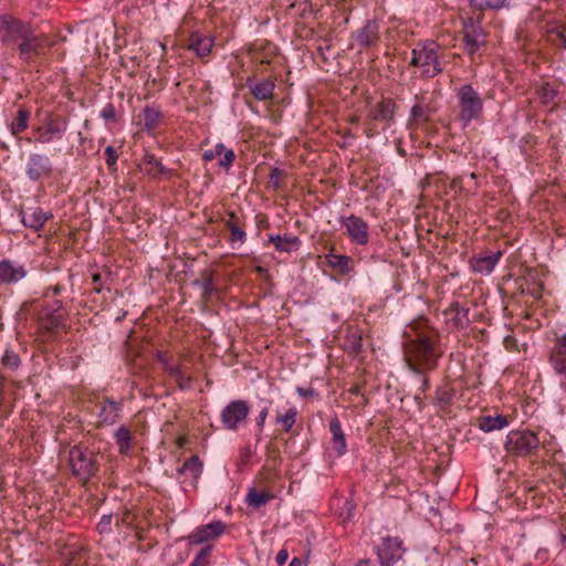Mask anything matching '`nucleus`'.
<instances>
[{"label":"nucleus","instance_id":"obj_1","mask_svg":"<svg viewBox=\"0 0 566 566\" xmlns=\"http://www.w3.org/2000/svg\"><path fill=\"white\" fill-rule=\"evenodd\" d=\"M408 368L417 375H426L434 370L441 357L439 336L434 331L426 329L409 336L403 343Z\"/></svg>","mask_w":566,"mask_h":566},{"label":"nucleus","instance_id":"obj_2","mask_svg":"<svg viewBox=\"0 0 566 566\" xmlns=\"http://www.w3.org/2000/svg\"><path fill=\"white\" fill-rule=\"evenodd\" d=\"M443 49L436 41L417 43L411 51L410 65L418 67L421 76L433 78L443 72Z\"/></svg>","mask_w":566,"mask_h":566},{"label":"nucleus","instance_id":"obj_3","mask_svg":"<svg viewBox=\"0 0 566 566\" xmlns=\"http://www.w3.org/2000/svg\"><path fill=\"white\" fill-rule=\"evenodd\" d=\"M458 101V119L462 127H468L472 122H480L483 116L484 104L481 95L471 84H464L455 90Z\"/></svg>","mask_w":566,"mask_h":566},{"label":"nucleus","instance_id":"obj_4","mask_svg":"<svg viewBox=\"0 0 566 566\" xmlns=\"http://www.w3.org/2000/svg\"><path fill=\"white\" fill-rule=\"evenodd\" d=\"M51 44L44 34H34L32 29L25 33L20 42L17 44L15 50L19 59L31 66H36L39 61L45 56Z\"/></svg>","mask_w":566,"mask_h":566},{"label":"nucleus","instance_id":"obj_5","mask_svg":"<svg viewBox=\"0 0 566 566\" xmlns=\"http://www.w3.org/2000/svg\"><path fill=\"white\" fill-rule=\"evenodd\" d=\"M69 460L73 474L84 481L98 471L97 452L87 446H73L70 449Z\"/></svg>","mask_w":566,"mask_h":566},{"label":"nucleus","instance_id":"obj_6","mask_svg":"<svg viewBox=\"0 0 566 566\" xmlns=\"http://www.w3.org/2000/svg\"><path fill=\"white\" fill-rule=\"evenodd\" d=\"M541 441L531 430H512L507 433L504 449L514 457L526 458L536 453Z\"/></svg>","mask_w":566,"mask_h":566},{"label":"nucleus","instance_id":"obj_7","mask_svg":"<svg viewBox=\"0 0 566 566\" xmlns=\"http://www.w3.org/2000/svg\"><path fill=\"white\" fill-rule=\"evenodd\" d=\"M31 25L10 14L0 15V41L4 46H17Z\"/></svg>","mask_w":566,"mask_h":566},{"label":"nucleus","instance_id":"obj_8","mask_svg":"<svg viewBox=\"0 0 566 566\" xmlns=\"http://www.w3.org/2000/svg\"><path fill=\"white\" fill-rule=\"evenodd\" d=\"M250 412V406L245 400H232L221 411V422L223 427L231 431H237L245 422Z\"/></svg>","mask_w":566,"mask_h":566},{"label":"nucleus","instance_id":"obj_9","mask_svg":"<svg viewBox=\"0 0 566 566\" xmlns=\"http://www.w3.org/2000/svg\"><path fill=\"white\" fill-rule=\"evenodd\" d=\"M66 311L59 300H54L41 306L38 319L41 326L48 331L65 326Z\"/></svg>","mask_w":566,"mask_h":566},{"label":"nucleus","instance_id":"obj_10","mask_svg":"<svg viewBox=\"0 0 566 566\" xmlns=\"http://www.w3.org/2000/svg\"><path fill=\"white\" fill-rule=\"evenodd\" d=\"M67 129V119L64 117H49L46 120L33 128L36 134L35 140L40 144L46 145L52 143L54 139H61Z\"/></svg>","mask_w":566,"mask_h":566},{"label":"nucleus","instance_id":"obj_11","mask_svg":"<svg viewBox=\"0 0 566 566\" xmlns=\"http://www.w3.org/2000/svg\"><path fill=\"white\" fill-rule=\"evenodd\" d=\"M24 171L31 181L38 182L44 178L51 177L53 174V164L49 156L32 153L27 159Z\"/></svg>","mask_w":566,"mask_h":566},{"label":"nucleus","instance_id":"obj_12","mask_svg":"<svg viewBox=\"0 0 566 566\" xmlns=\"http://www.w3.org/2000/svg\"><path fill=\"white\" fill-rule=\"evenodd\" d=\"M398 105L392 98L382 97L374 107L368 112L367 118L370 122H380L384 124L382 129L390 128L396 123V113Z\"/></svg>","mask_w":566,"mask_h":566},{"label":"nucleus","instance_id":"obj_13","mask_svg":"<svg viewBox=\"0 0 566 566\" xmlns=\"http://www.w3.org/2000/svg\"><path fill=\"white\" fill-rule=\"evenodd\" d=\"M403 552L402 541L398 537H384L381 544L377 547V555L381 566H392L402 558Z\"/></svg>","mask_w":566,"mask_h":566},{"label":"nucleus","instance_id":"obj_14","mask_svg":"<svg viewBox=\"0 0 566 566\" xmlns=\"http://www.w3.org/2000/svg\"><path fill=\"white\" fill-rule=\"evenodd\" d=\"M340 224L346 229V232L352 242L366 245L369 241L368 224L358 216L350 214L340 218Z\"/></svg>","mask_w":566,"mask_h":566},{"label":"nucleus","instance_id":"obj_15","mask_svg":"<svg viewBox=\"0 0 566 566\" xmlns=\"http://www.w3.org/2000/svg\"><path fill=\"white\" fill-rule=\"evenodd\" d=\"M203 464L198 455H191L187 459L184 464L178 469V474L184 476L181 484L184 490L187 492L188 486L196 490L198 480L202 473Z\"/></svg>","mask_w":566,"mask_h":566},{"label":"nucleus","instance_id":"obj_16","mask_svg":"<svg viewBox=\"0 0 566 566\" xmlns=\"http://www.w3.org/2000/svg\"><path fill=\"white\" fill-rule=\"evenodd\" d=\"M28 275L24 264L10 259L0 261V284L12 285L22 281Z\"/></svg>","mask_w":566,"mask_h":566},{"label":"nucleus","instance_id":"obj_17","mask_svg":"<svg viewBox=\"0 0 566 566\" xmlns=\"http://www.w3.org/2000/svg\"><path fill=\"white\" fill-rule=\"evenodd\" d=\"M484 33L479 23H476L472 18H468L463 22L462 30V40L464 42L465 49L470 54H473L478 51L483 40Z\"/></svg>","mask_w":566,"mask_h":566},{"label":"nucleus","instance_id":"obj_18","mask_svg":"<svg viewBox=\"0 0 566 566\" xmlns=\"http://www.w3.org/2000/svg\"><path fill=\"white\" fill-rule=\"evenodd\" d=\"M415 104L410 109V116L408 119V128H417L418 126L430 123L433 114V108L430 104L424 102V97L421 95L415 96Z\"/></svg>","mask_w":566,"mask_h":566},{"label":"nucleus","instance_id":"obj_19","mask_svg":"<svg viewBox=\"0 0 566 566\" xmlns=\"http://www.w3.org/2000/svg\"><path fill=\"white\" fill-rule=\"evenodd\" d=\"M224 530L226 524L223 522L214 521L198 527L188 536V541L192 545H199L218 538L221 534H223Z\"/></svg>","mask_w":566,"mask_h":566},{"label":"nucleus","instance_id":"obj_20","mask_svg":"<svg viewBox=\"0 0 566 566\" xmlns=\"http://www.w3.org/2000/svg\"><path fill=\"white\" fill-rule=\"evenodd\" d=\"M379 22L376 20H368L364 27L358 29L354 34L353 39L357 42V44L361 49H367L373 45H376L379 40Z\"/></svg>","mask_w":566,"mask_h":566},{"label":"nucleus","instance_id":"obj_21","mask_svg":"<svg viewBox=\"0 0 566 566\" xmlns=\"http://www.w3.org/2000/svg\"><path fill=\"white\" fill-rule=\"evenodd\" d=\"M123 403L120 401H116L113 398H104L102 402L98 403V426H112L114 424L122 410Z\"/></svg>","mask_w":566,"mask_h":566},{"label":"nucleus","instance_id":"obj_22","mask_svg":"<svg viewBox=\"0 0 566 566\" xmlns=\"http://www.w3.org/2000/svg\"><path fill=\"white\" fill-rule=\"evenodd\" d=\"M20 216L22 223L34 231H40L45 222L53 218L52 212H45L39 207L21 211Z\"/></svg>","mask_w":566,"mask_h":566},{"label":"nucleus","instance_id":"obj_23","mask_svg":"<svg viewBox=\"0 0 566 566\" xmlns=\"http://www.w3.org/2000/svg\"><path fill=\"white\" fill-rule=\"evenodd\" d=\"M469 313L470 308L460 305L458 302H452L443 312V314L449 317L452 325L459 331L465 329L469 326L471 322Z\"/></svg>","mask_w":566,"mask_h":566},{"label":"nucleus","instance_id":"obj_24","mask_svg":"<svg viewBox=\"0 0 566 566\" xmlns=\"http://www.w3.org/2000/svg\"><path fill=\"white\" fill-rule=\"evenodd\" d=\"M501 256V251L491 255H474L470 260L471 270L481 274H490L494 270Z\"/></svg>","mask_w":566,"mask_h":566},{"label":"nucleus","instance_id":"obj_25","mask_svg":"<svg viewBox=\"0 0 566 566\" xmlns=\"http://www.w3.org/2000/svg\"><path fill=\"white\" fill-rule=\"evenodd\" d=\"M545 31L552 45L566 50V23L548 21L545 24Z\"/></svg>","mask_w":566,"mask_h":566},{"label":"nucleus","instance_id":"obj_26","mask_svg":"<svg viewBox=\"0 0 566 566\" xmlns=\"http://www.w3.org/2000/svg\"><path fill=\"white\" fill-rule=\"evenodd\" d=\"M145 164V172L154 179H160L163 177L170 178L174 172L171 169L165 167L161 161L153 154L146 153L143 157Z\"/></svg>","mask_w":566,"mask_h":566},{"label":"nucleus","instance_id":"obj_27","mask_svg":"<svg viewBox=\"0 0 566 566\" xmlns=\"http://www.w3.org/2000/svg\"><path fill=\"white\" fill-rule=\"evenodd\" d=\"M247 86L250 88L253 97L261 102L272 99L275 90V83L269 78L259 83H254L251 78H248Z\"/></svg>","mask_w":566,"mask_h":566},{"label":"nucleus","instance_id":"obj_28","mask_svg":"<svg viewBox=\"0 0 566 566\" xmlns=\"http://www.w3.org/2000/svg\"><path fill=\"white\" fill-rule=\"evenodd\" d=\"M329 431L332 433V444L334 450L338 455H344L347 451V443L340 421L336 416L329 420Z\"/></svg>","mask_w":566,"mask_h":566},{"label":"nucleus","instance_id":"obj_29","mask_svg":"<svg viewBox=\"0 0 566 566\" xmlns=\"http://www.w3.org/2000/svg\"><path fill=\"white\" fill-rule=\"evenodd\" d=\"M326 263L337 270L340 274L347 275L354 271L355 261L345 254L328 253L325 255Z\"/></svg>","mask_w":566,"mask_h":566},{"label":"nucleus","instance_id":"obj_30","mask_svg":"<svg viewBox=\"0 0 566 566\" xmlns=\"http://www.w3.org/2000/svg\"><path fill=\"white\" fill-rule=\"evenodd\" d=\"M213 46V40L210 36L195 32L190 35L188 49L196 52L199 57L207 56Z\"/></svg>","mask_w":566,"mask_h":566},{"label":"nucleus","instance_id":"obj_31","mask_svg":"<svg viewBox=\"0 0 566 566\" xmlns=\"http://www.w3.org/2000/svg\"><path fill=\"white\" fill-rule=\"evenodd\" d=\"M227 219L224 220V223L227 228L230 230L231 237L230 241L231 243L240 242L241 244L245 242L247 240V233L244 229L242 228V223L240 222V219L238 218L237 213L234 211H228Z\"/></svg>","mask_w":566,"mask_h":566},{"label":"nucleus","instance_id":"obj_32","mask_svg":"<svg viewBox=\"0 0 566 566\" xmlns=\"http://www.w3.org/2000/svg\"><path fill=\"white\" fill-rule=\"evenodd\" d=\"M269 241L273 243L275 249L280 252H292L300 248L301 241L296 235H270Z\"/></svg>","mask_w":566,"mask_h":566},{"label":"nucleus","instance_id":"obj_33","mask_svg":"<svg viewBox=\"0 0 566 566\" xmlns=\"http://www.w3.org/2000/svg\"><path fill=\"white\" fill-rule=\"evenodd\" d=\"M434 394L436 397L433 403L438 406L441 410H447L453 405L455 390L450 385L446 384L437 387Z\"/></svg>","mask_w":566,"mask_h":566},{"label":"nucleus","instance_id":"obj_34","mask_svg":"<svg viewBox=\"0 0 566 566\" xmlns=\"http://www.w3.org/2000/svg\"><path fill=\"white\" fill-rule=\"evenodd\" d=\"M509 424L505 416H483L479 419V428L484 432L501 430Z\"/></svg>","mask_w":566,"mask_h":566},{"label":"nucleus","instance_id":"obj_35","mask_svg":"<svg viewBox=\"0 0 566 566\" xmlns=\"http://www.w3.org/2000/svg\"><path fill=\"white\" fill-rule=\"evenodd\" d=\"M193 285L201 290V297L203 300H209L217 291L212 274L207 270L201 273L200 279L193 281Z\"/></svg>","mask_w":566,"mask_h":566},{"label":"nucleus","instance_id":"obj_36","mask_svg":"<svg viewBox=\"0 0 566 566\" xmlns=\"http://www.w3.org/2000/svg\"><path fill=\"white\" fill-rule=\"evenodd\" d=\"M115 441L119 453L127 454L133 447L132 431L127 427L120 426L115 432Z\"/></svg>","mask_w":566,"mask_h":566},{"label":"nucleus","instance_id":"obj_37","mask_svg":"<svg viewBox=\"0 0 566 566\" xmlns=\"http://www.w3.org/2000/svg\"><path fill=\"white\" fill-rule=\"evenodd\" d=\"M273 499L274 494L270 492H259L255 489H250L247 494L245 502L253 509H260Z\"/></svg>","mask_w":566,"mask_h":566},{"label":"nucleus","instance_id":"obj_38","mask_svg":"<svg viewBox=\"0 0 566 566\" xmlns=\"http://www.w3.org/2000/svg\"><path fill=\"white\" fill-rule=\"evenodd\" d=\"M297 413V409L295 407H291L286 409L284 413H277L274 422L280 424L284 432H292V429L296 422Z\"/></svg>","mask_w":566,"mask_h":566},{"label":"nucleus","instance_id":"obj_39","mask_svg":"<svg viewBox=\"0 0 566 566\" xmlns=\"http://www.w3.org/2000/svg\"><path fill=\"white\" fill-rule=\"evenodd\" d=\"M30 112L27 108H20L17 112L14 120L10 125V132L13 136H19L29 126Z\"/></svg>","mask_w":566,"mask_h":566},{"label":"nucleus","instance_id":"obj_40","mask_svg":"<svg viewBox=\"0 0 566 566\" xmlns=\"http://www.w3.org/2000/svg\"><path fill=\"white\" fill-rule=\"evenodd\" d=\"M161 117V112L150 105L145 106L144 108V127L146 130H153L155 129L158 124L159 119Z\"/></svg>","mask_w":566,"mask_h":566},{"label":"nucleus","instance_id":"obj_41","mask_svg":"<svg viewBox=\"0 0 566 566\" xmlns=\"http://www.w3.org/2000/svg\"><path fill=\"white\" fill-rule=\"evenodd\" d=\"M165 370L177 381L180 389L189 386L190 378L182 373L180 366L166 363Z\"/></svg>","mask_w":566,"mask_h":566},{"label":"nucleus","instance_id":"obj_42","mask_svg":"<svg viewBox=\"0 0 566 566\" xmlns=\"http://www.w3.org/2000/svg\"><path fill=\"white\" fill-rule=\"evenodd\" d=\"M259 406H260V411H259V415L255 418V424L259 428V431L262 432L263 428H264V424H265V420H266V418L269 416L270 408L272 406V400H270V399H260Z\"/></svg>","mask_w":566,"mask_h":566},{"label":"nucleus","instance_id":"obj_43","mask_svg":"<svg viewBox=\"0 0 566 566\" xmlns=\"http://www.w3.org/2000/svg\"><path fill=\"white\" fill-rule=\"evenodd\" d=\"M548 363L554 373L566 381V358L564 357H548Z\"/></svg>","mask_w":566,"mask_h":566},{"label":"nucleus","instance_id":"obj_44","mask_svg":"<svg viewBox=\"0 0 566 566\" xmlns=\"http://www.w3.org/2000/svg\"><path fill=\"white\" fill-rule=\"evenodd\" d=\"M548 357L566 358V334L557 337L552 349L549 350Z\"/></svg>","mask_w":566,"mask_h":566},{"label":"nucleus","instance_id":"obj_45","mask_svg":"<svg viewBox=\"0 0 566 566\" xmlns=\"http://www.w3.org/2000/svg\"><path fill=\"white\" fill-rule=\"evenodd\" d=\"M1 361L4 367L12 370H15L21 364L19 355L13 350H6Z\"/></svg>","mask_w":566,"mask_h":566},{"label":"nucleus","instance_id":"obj_46","mask_svg":"<svg viewBox=\"0 0 566 566\" xmlns=\"http://www.w3.org/2000/svg\"><path fill=\"white\" fill-rule=\"evenodd\" d=\"M286 174L284 170L277 168V167H274L271 169V172H270V176H269V184L274 188V189H281L283 187V184H282V178L285 177Z\"/></svg>","mask_w":566,"mask_h":566},{"label":"nucleus","instance_id":"obj_47","mask_svg":"<svg viewBox=\"0 0 566 566\" xmlns=\"http://www.w3.org/2000/svg\"><path fill=\"white\" fill-rule=\"evenodd\" d=\"M226 150V146L221 143L217 144L213 149H207L202 154V159L206 161H211L216 157H219L222 155V153Z\"/></svg>","mask_w":566,"mask_h":566},{"label":"nucleus","instance_id":"obj_48","mask_svg":"<svg viewBox=\"0 0 566 566\" xmlns=\"http://www.w3.org/2000/svg\"><path fill=\"white\" fill-rule=\"evenodd\" d=\"M221 156L222 158L219 160V166L229 169L235 159L234 151L232 149L226 148Z\"/></svg>","mask_w":566,"mask_h":566},{"label":"nucleus","instance_id":"obj_49","mask_svg":"<svg viewBox=\"0 0 566 566\" xmlns=\"http://www.w3.org/2000/svg\"><path fill=\"white\" fill-rule=\"evenodd\" d=\"M509 7V0H485L479 4L480 9H502Z\"/></svg>","mask_w":566,"mask_h":566},{"label":"nucleus","instance_id":"obj_50","mask_svg":"<svg viewBox=\"0 0 566 566\" xmlns=\"http://www.w3.org/2000/svg\"><path fill=\"white\" fill-rule=\"evenodd\" d=\"M112 520H113V515L112 514H104L99 522L97 523V530L101 534L103 533H109L112 531Z\"/></svg>","mask_w":566,"mask_h":566},{"label":"nucleus","instance_id":"obj_51","mask_svg":"<svg viewBox=\"0 0 566 566\" xmlns=\"http://www.w3.org/2000/svg\"><path fill=\"white\" fill-rule=\"evenodd\" d=\"M104 155L106 157V165L108 168H112L116 165L118 155L116 149L113 146H107L104 150Z\"/></svg>","mask_w":566,"mask_h":566},{"label":"nucleus","instance_id":"obj_52","mask_svg":"<svg viewBox=\"0 0 566 566\" xmlns=\"http://www.w3.org/2000/svg\"><path fill=\"white\" fill-rule=\"evenodd\" d=\"M101 116L105 120H115L116 119V108L112 103L106 104L101 111Z\"/></svg>","mask_w":566,"mask_h":566},{"label":"nucleus","instance_id":"obj_53","mask_svg":"<svg viewBox=\"0 0 566 566\" xmlns=\"http://www.w3.org/2000/svg\"><path fill=\"white\" fill-rule=\"evenodd\" d=\"M355 504L353 501L346 500L344 503V511L340 513L343 521H350L354 514Z\"/></svg>","mask_w":566,"mask_h":566},{"label":"nucleus","instance_id":"obj_54","mask_svg":"<svg viewBox=\"0 0 566 566\" xmlns=\"http://www.w3.org/2000/svg\"><path fill=\"white\" fill-rule=\"evenodd\" d=\"M3 387H4V377L0 375V411L2 413V418L7 419L11 413V409H8L3 406Z\"/></svg>","mask_w":566,"mask_h":566},{"label":"nucleus","instance_id":"obj_55","mask_svg":"<svg viewBox=\"0 0 566 566\" xmlns=\"http://www.w3.org/2000/svg\"><path fill=\"white\" fill-rule=\"evenodd\" d=\"M353 340L350 343V349L354 352V353H359L360 349H361V342H363V338L360 335H357V334H353Z\"/></svg>","mask_w":566,"mask_h":566},{"label":"nucleus","instance_id":"obj_56","mask_svg":"<svg viewBox=\"0 0 566 566\" xmlns=\"http://www.w3.org/2000/svg\"><path fill=\"white\" fill-rule=\"evenodd\" d=\"M210 551H211V547H210V546L203 547V548L198 553V555L196 556V558H195L192 562H197V564L201 565V563H203V560L206 559V557L210 554Z\"/></svg>","mask_w":566,"mask_h":566},{"label":"nucleus","instance_id":"obj_57","mask_svg":"<svg viewBox=\"0 0 566 566\" xmlns=\"http://www.w3.org/2000/svg\"><path fill=\"white\" fill-rule=\"evenodd\" d=\"M92 280H93V283L95 284L94 286V292L95 293H101L102 290H103V285H102V274L101 273H94L92 275Z\"/></svg>","mask_w":566,"mask_h":566},{"label":"nucleus","instance_id":"obj_58","mask_svg":"<svg viewBox=\"0 0 566 566\" xmlns=\"http://www.w3.org/2000/svg\"><path fill=\"white\" fill-rule=\"evenodd\" d=\"M287 558H289V552H287V549L283 548V549L279 551V553L276 554L275 560L279 566H282L286 563Z\"/></svg>","mask_w":566,"mask_h":566},{"label":"nucleus","instance_id":"obj_59","mask_svg":"<svg viewBox=\"0 0 566 566\" xmlns=\"http://www.w3.org/2000/svg\"><path fill=\"white\" fill-rule=\"evenodd\" d=\"M62 290H63V287L60 284L52 285V286H49V287L45 289L44 295L45 296H49L51 294L52 295H59Z\"/></svg>","mask_w":566,"mask_h":566},{"label":"nucleus","instance_id":"obj_60","mask_svg":"<svg viewBox=\"0 0 566 566\" xmlns=\"http://www.w3.org/2000/svg\"><path fill=\"white\" fill-rule=\"evenodd\" d=\"M378 134V130L374 127L373 124L366 123L365 135L367 138H373Z\"/></svg>","mask_w":566,"mask_h":566},{"label":"nucleus","instance_id":"obj_61","mask_svg":"<svg viewBox=\"0 0 566 566\" xmlns=\"http://www.w3.org/2000/svg\"><path fill=\"white\" fill-rule=\"evenodd\" d=\"M296 392L298 394V396L301 397H308V396H312L314 394V389H304L302 387H297L296 388Z\"/></svg>","mask_w":566,"mask_h":566},{"label":"nucleus","instance_id":"obj_62","mask_svg":"<svg viewBox=\"0 0 566 566\" xmlns=\"http://www.w3.org/2000/svg\"><path fill=\"white\" fill-rule=\"evenodd\" d=\"M361 389L363 385L356 384L348 389V394L358 396L361 395Z\"/></svg>","mask_w":566,"mask_h":566},{"label":"nucleus","instance_id":"obj_63","mask_svg":"<svg viewBox=\"0 0 566 566\" xmlns=\"http://www.w3.org/2000/svg\"><path fill=\"white\" fill-rule=\"evenodd\" d=\"M422 379H421V386H420V390L422 392H426L429 388H430V382H429V379L428 377H426L424 375H422Z\"/></svg>","mask_w":566,"mask_h":566},{"label":"nucleus","instance_id":"obj_64","mask_svg":"<svg viewBox=\"0 0 566 566\" xmlns=\"http://www.w3.org/2000/svg\"><path fill=\"white\" fill-rule=\"evenodd\" d=\"M356 566H374L369 559H361Z\"/></svg>","mask_w":566,"mask_h":566}]
</instances>
